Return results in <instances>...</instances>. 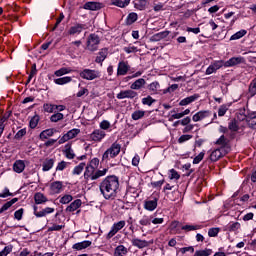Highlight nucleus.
Here are the masks:
<instances>
[{"label": "nucleus", "mask_w": 256, "mask_h": 256, "mask_svg": "<svg viewBox=\"0 0 256 256\" xmlns=\"http://www.w3.org/2000/svg\"><path fill=\"white\" fill-rule=\"evenodd\" d=\"M148 87H149V91H152V93H157V91L161 89V85L157 81L150 83Z\"/></svg>", "instance_id": "de8ad7c7"}, {"label": "nucleus", "mask_w": 256, "mask_h": 256, "mask_svg": "<svg viewBox=\"0 0 256 256\" xmlns=\"http://www.w3.org/2000/svg\"><path fill=\"white\" fill-rule=\"evenodd\" d=\"M34 201L36 205H43V203H47L48 199L45 194L38 192L34 195Z\"/></svg>", "instance_id": "a878e982"}, {"label": "nucleus", "mask_w": 256, "mask_h": 256, "mask_svg": "<svg viewBox=\"0 0 256 256\" xmlns=\"http://www.w3.org/2000/svg\"><path fill=\"white\" fill-rule=\"evenodd\" d=\"M245 35H247V30H240L230 37V41H237V39H241Z\"/></svg>", "instance_id": "79ce46f5"}, {"label": "nucleus", "mask_w": 256, "mask_h": 256, "mask_svg": "<svg viewBox=\"0 0 256 256\" xmlns=\"http://www.w3.org/2000/svg\"><path fill=\"white\" fill-rule=\"evenodd\" d=\"M106 135L107 134L105 133V131L101 129H96L88 137L89 141H94V143H101V141L105 139Z\"/></svg>", "instance_id": "6e6552de"}, {"label": "nucleus", "mask_w": 256, "mask_h": 256, "mask_svg": "<svg viewBox=\"0 0 256 256\" xmlns=\"http://www.w3.org/2000/svg\"><path fill=\"white\" fill-rule=\"evenodd\" d=\"M172 115L169 117V121L174 119H183V112L177 113L175 110L171 111Z\"/></svg>", "instance_id": "4d7b16f0"}, {"label": "nucleus", "mask_w": 256, "mask_h": 256, "mask_svg": "<svg viewBox=\"0 0 256 256\" xmlns=\"http://www.w3.org/2000/svg\"><path fill=\"white\" fill-rule=\"evenodd\" d=\"M50 195H59V193H63V182L54 181L50 184Z\"/></svg>", "instance_id": "9b49d317"}, {"label": "nucleus", "mask_w": 256, "mask_h": 256, "mask_svg": "<svg viewBox=\"0 0 256 256\" xmlns=\"http://www.w3.org/2000/svg\"><path fill=\"white\" fill-rule=\"evenodd\" d=\"M139 94L135 92L133 89L122 90L117 94V99H135Z\"/></svg>", "instance_id": "9d476101"}, {"label": "nucleus", "mask_w": 256, "mask_h": 256, "mask_svg": "<svg viewBox=\"0 0 256 256\" xmlns=\"http://www.w3.org/2000/svg\"><path fill=\"white\" fill-rule=\"evenodd\" d=\"M55 133H56V130L53 128L46 129L40 133L39 139L41 141H45V139H49V137H53V135H55Z\"/></svg>", "instance_id": "412c9836"}, {"label": "nucleus", "mask_w": 256, "mask_h": 256, "mask_svg": "<svg viewBox=\"0 0 256 256\" xmlns=\"http://www.w3.org/2000/svg\"><path fill=\"white\" fill-rule=\"evenodd\" d=\"M158 201L157 198L145 200L144 209H146V211H155L157 209Z\"/></svg>", "instance_id": "2eb2a0df"}, {"label": "nucleus", "mask_w": 256, "mask_h": 256, "mask_svg": "<svg viewBox=\"0 0 256 256\" xmlns=\"http://www.w3.org/2000/svg\"><path fill=\"white\" fill-rule=\"evenodd\" d=\"M145 85H147V81H145L143 78H139L130 85V89L139 91V89H142V87H145Z\"/></svg>", "instance_id": "aec40b11"}, {"label": "nucleus", "mask_w": 256, "mask_h": 256, "mask_svg": "<svg viewBox=\"0 0 256 256\" xmlns=\"http://www.w3.org/2000/svg\"><path fill=\"white\" fill-rule=\"evenodd\" d=\"M81 205H83L81 199H76L70 205L67 206L66 211L68 213H73L74 211H77V209H79Z\"/></svg>", "instance_id": "6ab92c4d"}, {"label": "nucleus", "mask_w": 256, "mask_h": 256, "mask_svg": "<svg viewBox=\"0 0 256 256\" xmlns=\"http://www.w3.org/2000/svg\"><path fill=\"white\" fill-rule=\"evenodd\" d=\"M14 219H17V221H21V219H23V208H20L14 213Z\"/></svg>", "instance_id": "338daca9"}, {"label": "nucleus", "mask_w": 256, "mask_h": 256, "mask_svg": "<svg viewBox=\"0 0 256 256\" xmlns=\"http://www.w3.org/2000/svg\"><path fill=\"white\" fill-rule=\"evenodd\" d=\"M241 63H245V58L239 56V57H232L227 61H224V67H235L236 65H241Z\"/></svg>", "instance_id": "f8f14e48"}, {"label": "nucleus", "mask_w": 256, "mask_h": 256, "mask_svg": "<svg viewBox=\"0 0 256 256\" xmlns=\"http://www.w3.org/2000/svg\"><path fill=\"white\" fill-rule=\"evenodd\" d=\"M81 133V130L80 129H77V128H74V129H71L70 131H68L66 133L67 137L69 140L71 139H75V137H77V135Z\"/></svg>", "instance_id": "49530a36"}, {"label": "nucleus", "mask_w": 256, "mask_h": 256, "mask_svg": "<svg viewBox=\"0 0 256 256\" xmlns=\"http://www.w3.org/2000/svg\"><path fill=\"white\" fill-rule=\"evenodd\" d=\"M84 9H87L89 11H97V10L101 9V3H98V2H87L84 5Z\"/></svg>", "instance_id": "7c9ffc66"}, {"label": "nucleus", "mask_w": 256, "mask_h": 256, "mask_svg": "<svg viewBox=\"0 0 256 256\" xmlns=\"http://www.w3.org/2000/svg\"><path fill=\"white\" fill-rule=\"evenodd\" d=\"M99 189L104 199L107 201H113L119 194V177L115 175L105 177L99 183Z\"/></svg>", "instance_id": "f257e3e1"}, {"label": "nucleus", "mask_w": 256, "mask_h": 256, "mask_svg": "<svg viewBox=\"0 0 256 256\" xmlns=\"http://www.w3.org/2000/svg\"><path fill=\"white\" fill-rule=\"evenodd\" d=\"M79 76L81 77V79H85L86 81H93L101 77V72H99V70H92L86 68L80 71Z\"/></svg>", "instance_id": "20e7f679"}, {"label": "nucleus", "mask_w": 256, "mask_h": 256, "mask_svg": "<svg viewBox=\"0 0 256 256\" xmlns=\"http://www.w3.org/2000/svg\"><path fill=\"white\" fill-rule=\"evenodd\" d=\"M235 119L237 121H240L241 123H244L245 125V121L247 122L249 119V114L247 112V110L245 109H240L237 113H236V117Z\"/></svg>", "instance_id": "dca6fc26"}, {"label": "nucleus", "mask_w": 256, "mask_h": 256, "mask_svg": "<svg viewBox=\"0 0 256 256\" xmlns=\"http://www.w3.org/2000/svg\"><path fill=\"white\" fill-rule=\"evenodd\" d=\"M37 125H39V116L38 115H36V116L31 118V120H30V128L31 129H35V127H37Z\"/></svg>", "instance_id": "e2e57ef3"}, {"label": "nucleus", "mask_w": 256, "mask_h": 256, "mask_svg": "<svg viewBox=\"0 0 256 256\" xmlns=\"http://www.w3.org/2000/svg\"><path fill=\"white\" fill-rule=\"evenodd\" d=\"M19 201L18 198H13L12 200L6 202L1 208H0V213H5L8 209H10L15 203Z\"/></svg>", "instance_id": "473e14b6"}, {"label": "nucleus", "mask_w": 256, "mask_h": 256, "mask_svg": "<svg viewBox=\"0 0 256 256\" xmlns=\"http://www.w3.org/2000/svg\"><path fill=\"white\" fill-rule=\"evenodd\" d=\"M228 140L225 138V135L220 136V138L216 141V145H221V149L227 145Z\"/></svg>", "instance_id": "13d9d810"}, {"label": "nucleus", "mask_w": 256, "mask_h": 256, "mask_svg": "<svg viewBox=\"0 0 256 256\" xmlns=\"http://www.w3.org/2000/svg\"><path fill=\"white\" fill-rule=\"evenodd\" d=\"M53 165H55V159L47 158L42 164V171H51V169H53Z\"/></svg>", "instance_id": "393cba45"}, {"label": "nucleus", "mask_w": 256, "mask_h": 256, "mask_svg": "<svg viewBox=\"0 0 256 256\" xmlns=\"http://www.w3.org/2000/svg\"><path fill=\"white\" fill-rule=\"evenodd\" d=\"M64 154L67 159H75V152L71 148V144H66Z\"/></svg>", "instance_id": "f704fd0d"}, {"label": "nucleus", "mask_w": 256, "mask_h": 256, "mask_svg": "<svg viewBox=\"0 0 256 256\" xmlns=\"http://www.w3.org/2000/svg\"><path fill=\"white\" fill-rule=\"evenodd\" d=\"M13 171L15 173H23L25 171V162L23 160H17L13 164Z\"/></svg>", "instance_id": "b1692460"}, {"label": "nucleus", "mask_w": 256, "mask_h": 256, "mask_svg": "<svg viewBox=\"0 0 256 256\" xmlns=\"http://www.w3.org/2000/svg\"><path fill=\"white\" fill-rule=\"evenodd\" d=\"M251 129H256V112L248 114V120L246 121Z\"/></svg>", "instance_id": "2f4dec72"}, {"label": "nucleus", "mask_w": 256, "mask_h": 256, "mask_svg": "<svg viewBox=\"0 0 256 256\" xmlns=\"http://www.w3.org/2000/svg\"><path fill=\"white\" fill-rule=\"evenodd\" d=\"M241 127H245V124L243 122H240L236 118L232 119L228 123V129L229 131H232L233 133L237 132L238 130L241 129Z\"/></svg>", "instance_id": "ddd939ff"}, {"label": "nucleus", "mask_w": 256, "mask_h": 256, "mask_svg": "<svg viewBox=\"0 0 256 256\" xmlns=\"http://www.w3.org/2000/svg\"><path fill=\"white\" fill-rule=\"evenodd\" d=\"M206 117H209V111H200L192 117V120L197 123L198 121H203Z\"/></svg>", "instance_id": "bb28decb"}, {"label": "nucleus", "mask_w": 256, "mask_h": 256, "mask_svg": "<svg viewBox=\"0 0 256 256\" xmlns=\"http://www.w3.org/2000/svg\"><path fill=\"white\" fill-rule=\"evenodd\" d=\"M125 225H127L125 220H121L119 222L114 223L112 225L110 231L106 234V239L108 241H109V239H113V237H115V235H117V233H119V231H121V229H123V227H125Z\"/></svg>", "instance_id": "39448f33"}, {"label": "nucleus", "mask_w": 256, "mask_h": 256, "mask_svg": "<svg viewBox=\"0 0 256 256\" xmlns=\"http://www.w3.org/2000/svg\"><path fill=\"white\" fill-rule=\"evenodd\" d=\"M108 53H109V52H108L107 48L101 49V50L99 51V53H98L96 59H95L96 63H102V62H104L105 59H107Z\"/></svg>", "instance_id": "cd10ccee"}, {"label": "nucleus", "mask_w": 256, "mask_h": 256, "mask_svg": "<svg viewBox=\"0 0 256 256\" xmlns=\"http://www.w3.org/2000/svg\"><path fill=\"white\" fill-rule=\"evenodd\" d=\"M223 157V148H218L216 150H213L210 154V160L215 162L219 161Z\"/></svg>", "instance_id": "5701e85b"}, {"label": "nucleus", "mask_w": 256, "mask_h": 256, "mask_svg": "<svg viewBox=\"0 0 256 256\" xmlns=\"http://www.w3.org/2000/svg\"><path fill=\"white\" fill-rule=\"evenodd\" d=\"M145 117V111L143 110H136L132 113L133 121H139V119H143Z\"/></svg>", "instance_id": "a19ab883"}, {"label": "nucleus", "mask_w": 256, "mask_h": 256, "mask_svg": "<svg viewBox=\"0 0 256 256\" xmlns=\"http://www.w3.org/2000/svg\"><path fill=\"white\" fill-rule=\"evenodd\" d=\"M129 69H131V67L129 66V62L120 61L118 63L117 75L123 76L129 72Z\"/></svg>", "instance_id": "4468645a"}, {"label": "nucleus", "mask_w": 256, "mask_h": 256, "mask_svg": "<svg viewBox=\"0 0 256 256\" xmlns=\"http://www.w3.org/2000/svg\"><path fill=\"white\" fill-rule=\"evenodd\" d=\"M131 243L133 247H137L138 249H145V247H149V242H147V240H141L139 238H133Z\"/></svg>", "instance_id": "f3484780"}, {"label": "nucleus", "mask_w": 256, "mask_h": 256, "mask_svg": "<svg viewBox=\"0 0 256 256\" xmlns=\"http://www.w3.org/2000/svg\"><path fill=\"white\" fill-rule=\"evenodd\" d=\"M180 178H181V175H179V172H177V170L171 169V170L169 171V179H170L171 181H173V179H175L176 181H178V179H180Z\"/></svg>", "instance_id": "8fccbe9b"}, {"label": "nucleus", "mask_w": 256, "mask_h": 256, "mask_svg": "<svg viewBox=\"0 0 256 256\" xmlns=\"http://www.w3.org/2000/svg\"><path fill=\"white\" fill-rule=\"evenodd\" d=\"M11 251H13L12 245L5 246L4 249L0 251V256H8Z\"/></svg>", "instance_id": "052dcab7"}, {"label": "nucleus", "mask_w": 256, "mask_h": 256, "mask_svg": "<svg viewBox=\"0 0 256 256\" xmlns=\"http://www.w3.org/2000/svg\"><path fill=\"white\" fill-rule=\"evenodd\" d=\"M86 28L87 25L76 23L68 29V35H71L73 37L75 35H81V33H83V31H85Z\"/></svg>", "instance_id": "1a4fd4ad"}, {"label": "nucleus", "mask_w": 256, "mask_h": 256, "mask_svg": "<svg viewBox=\"0 0 256 256\" xmlns=\"http://www.w3.org/2000/svg\"><path fill=\"white\" fill-rule=\"evenodd\" d=\"M229 111V106L223 104L218 109V117H224L225 113Z\"/></svg>", "instance_id": "5fc2aeb1"}, {"label": "nucleus", "mask_w": 256, "mask_h": 256, "mask_svg": "<svg viewBox=\"0 0 256 256\" xmlns=\"http://www.w3.org/2000/svg\"><path fill=\"white\" fill-rule=\"evenodd\" d=\"M208 235L209 237H217V235H219V228H210Z\"/></svg>", "instance_id": "774afa93"}, {"label": "nucleus", "mask_w": 256, "mask_h": 256, "mask_svg": "<svg viewBox=\"0 0 256 256\" xmlns=\"http://www.w3.org/2000/svg\"><path fill=\"white\" fill-rule=\"evenodd\" d=\"M193 139V135H190V134H184L182 136L179 137L178 139V143H185L189 140Z\"/></svg>", "instance_id": "680f3d73"}, {"label": "nucleus", "mask_w": 256, "mask_h": 256, "mask_svg": "<svg viewBox=\"0 0 256 256\" xmlns=\"http://www.w3.org/2000/svg\"><path fill=\"white\" fill-rule=\"evenodd\" d=\"M209 255H213V250L211 249H204V250H197L194 253V256H209Z\"/></svg>", "instance_id": "c03bdc74"}, {"label": "nucleus", "mask_w": 256, "mask_h": 256, "mask_svg": "<svg viewBox=\"0 0 256 256\" xmlns=\"http://www.w3.org/2000/svg\"><path fill=\"white\" fill-rule=\"evenodd\" d=\"M119 153H121V144L114 142L112 145L106 149V151L102 155V161H105L106 163L108 161H111V159H115V157L119 156Z\"/></svg>", "instance_id": "7ed1b4c3"}, {"label": "nucleus", "mask_w": 256, "mask_h": 256, "mask_svg": "<svg viewBox=\"0 0 256 256\" xmlns=\"http://www.w3.org/2000/svg\"><path fill=\"white\" fill-rule=\"evenodd\" d=\"M92 242L89 240H85L82 242L75 243L72 246V249H75L76 251H83V249H87V247H91Z\"/></svg>", "instance_id": "a211bd4d"}, {"label": "nucleus", "mask_w": 256, "mask_h": 256, "mask_svg": "<svg viewBox=\"0 0 256 256\" xmlns=\"http://www.w3.org/2000/svg\"><path fill=\"white\" fill-rule=\"evenodd\" d=\"M197 99H199V94H194L192 96H189V97H186V98L182 99L179 102V105L181 107H185L186 105H189V104L193 103V101H197Z\"/></svg>", "instance_id": "4be33fe9"}, {"label": "nucleus", "mask_w": 256, "mask_h": 256, "mask_svg": "<svg viewBox=\"0 0 256 256\" xmlns=\"http://www.w3.org/2000/svg\"><path fill=\"white\" fill-rule=\"evenodd\" d=\"M71 201H73V196L71 194H65L60 197L59 203H61V205H68Z\"/></svg>", "instance_id": "ea45409f"}, {"label": "nucleus", "mask_w": 256, "mask_h": 256, "mask_svg": "<svg viewBox=\"0 0 256 256\" xmlns=\"http://www.w3.org/2000/svg\"><path fill=\"white\" fill-rule=\"evenodd\" d=\"M89 167H93V169H97L99 167V158H93L88 164Z\"/></svg>", "instance_id": "69168bd1"}, {"label": "nucleus", "mask_w": 256, "mask_h": 256, "mask_svg": "<svg viewBox=\"0 0 256 256\" xmlns=\"http://www.w3.org/2000/svg\"><path fill=\"white\" fill-rule=\"evenodd\" d=\"M142 103L144 105H148V107H151V105H153V103H155V99H153V97H151V96H147L142 99Z\"/></svg>", "instance_id": "bf43d9fd"}, {"label": "nucleus", "mask_w": 256, "mask_h": 256, "mask_svg": "<svg viewBox=\"0 0 256 256\" xmlns=\"http://www.w3.org/2000/svg\"><path fill=\"white\" fill-rule=\"evenodd\" d=\"M151 219H153V216L144 215V216L139 220V224H140L142 227H147V226L151 225Z\"/></svg>", "instance_id": "58836bf2"}, {"label": "nucleus", "mask_w": 256, "mask_h": 256, "mask_svg": "<svg viewBox=\"0 0 256 256\" xmlns=\"http://www.w3.org/2000/svg\"><path fill=\"white\" fill-rule=\"evenodd\" d=\"M131 3V0H111L110 5H114L115 7H120L121 9H125Z\"/></svg>", "instance_id": "c85d7f7f"}, {"label": "nucleus", "mask_w": 256, "mask_h": 256, "mask_svg": "<svg viewBox=\"0 0 256 256\" xmlns=\"http://www.w3.org/2000/svg\"><path fill=\"white\" fill-rule=\"evenodd\" d=\"M137 19H138L137 13L132 12L127 16V24L133 25V23H135V21H137Z\"/></svg>", "instance_id": "09e8293b"}, {"label": "nucleus", "mask_w": 256, "mask_h": 256, "mask_svg": "<svg viewBox=\"0 0 256 256\" xmlns=\"http://www.w3.org/2000/svg\"><path fill=\"white\" fill-rule=\"evenodd\" d=\"M99 36L97 34H90L87 39V50L88 51H97L99 49L100 43Z\"/></svg>", "instance_id": "423d86ee"}, {"label": "nucleus", "mask_w": 256, "mask_h": 256, "mask_svg": "<svg viewBox=\"0 0 256 256\" xmlns=\"http://www.w3.org/2000/svg\"><path fill=\"white\" fill-rule=\"evenodd\" d=\"M169 36V31L159 32L152 36V41H161V39H165V37Z\"/></svg>", "instance_id": "4c0bfd02"}, {"label": "nucleus", "mask_w": 256, "mask_h": 256, "mask_svg": "<svg viewBox=\"0 0 256 256\" xmlns=\"http://www.w3.org/2000/svg\"><path fill=\"white\" fill-rule=\"evenodd\" d=\"M201 229L200 225H184L182 226L183 231H197Z\"/></svg>", "instance_id": "3c124183"}, {"label": "nucleus", "mask_w": 256, "mask_h": 256, "mask_svg": "<svg viewBox=\"0 0 256 256\" xmlns=\"http://www.w3.org/2000/svg\"><path fill=\"white\" fill-rule=\"evenodd\" d=\"M73 70L71 68H67V67H62L59 70H56L54 72V75L56 77H63V75H69V73H72Z\"/></svg>", "instance_id": "c9c22d12"}, {"label": "nucleus", "mask_w": 256, "mask_h": 256, "mask_svg": "<svg viewBox=\"0 0 256 256\" xmlns=\"http://www.w3.org/2000/svg\"><path fill=\"white\" fill-rule=\"evenodd\" d=\"M129 253L127 247L123 245H118L114 250V256H125Z\"/></svg>", "instance_id": "c756f323"}, {"label": "nucleus", "mask_w": 256, "mask_h": 256, "mask_svg": "<svg viewBox=\"0 0 256 256\" xmlns=\"http://www.w3.org/2000/svg\"><path fill=\"white\" fill-rule=\"evenodd\" d=\"M239 229H241V224L239 222H230L227 226H226V231H239Z\"/></svg>", "instance_id": "e433bc0d"}, {"label": "nucleus", "mask_w": 256, "mask_h": 256, "mask_svg": "<svg viewBox=\"0 0 256 256\" xmlns=\"http://www.w3.org/2000/svg\"><path fill=\"white\" fill-rule=\"evenodd\" d=\"M99 127L101 131H107V129L111 128V122H109L108 120H103L102 122H100Z\"/></svg>", "instance_id": "6e6d98bb"}, {"label": "nucleus", "mask_w": 256, "mask_h": 256, "mask_svg": "<svg viewBox=\"0 0 256 256\" xmlns=\"http://www.w3.org/2000/svg\"><path fill=\"white\" fill-rule=\"evenodd\" d=\"M249 93H250L251 97H255V95H256V78L254 80H252V82L250 83Z\"/></svg>", "instance_id": "603ef678"}, {"label": "nucleus", "mask_w": 256, "mask_h": 256, "mask_svg": "<svg viewBox=\"0 0 256 256\" xmlns=\"http://www.w3.org/2000/svg\"><path fill=\"white\" fill-rule=\"evenodd\" d=\"M67 165H69V163H67L65 161L59 162L56 167V171H65V169H67Z\"/></svg>", "instance_id": "0e129e2a"}, {"label": "nucleus", "mask_w": 256, "mask_h": 256, "mask_svg": "<svg viewBox=\"0 0 256 256\" xmlns=\"http://www.w3.org/2000/svg\"><path fill=\"white\" fill-rule=\"evenodd\" d=\"M84 169V179L86 183H89V181H97V179H100V177H105V175L109 173V168L95 171L93 167L88 166L87 164H85Z\"/></svg>", "instance_id": "f03ea898"}, {"label": "nucleus", "mask_w": 256, "mask_h": 256, "mask_svg": "<svg viewBox=\"0 0 256 256\" xmlns=\"http://www.w3.org/2000/svg\"><path fill=\"white\" fill-rule=\"evenodd\" d=\"M73 81V78L71 76H65L58 79H54V83L56 85H67V83H71Z\"/></svg>", "instance_id": "72a5a7b5"}, {"label": "nucleus", "mask_w": 256, "mask_h": 256, "mask_svg": "<svg viewBox=\"0 0 256 256\" xmlns=\"http://www.w3.org/2000/svg\"><path fill=\"white\" fill-rule=\"evenodd\" d=\"M43 109L46 113H55V104L46 103L43 105Z\"/></svg>", "instance_id": "864d4df0"}, {"label": "nucleus", "mask_w": 256, "mask_h": 256, "mask_svg": "<svg viewBox=\"0 0 256 256\" xmlns=\"http://www.w3.org/2000/svg\"><path fill=\"white\" fill-rule=\"evenodd\" d=\"M221 67H225L224 60H216L212 62L206 69V75H213V73H217Z\"/></svg>", "instance_id": "0eeeda50"}, {"label": "nucleus", "mask_w": 256, "mask_h": 256, "mask_svg": "<svg viewBox=\"0 0 256 256\" xmlns=\"http://www.w3.org/2000/svg\"><path fill=\"white\" fill-rule=\"evenodd\" d=\"M64 115L63 113L61 112H57V113H54L51 117H50V121L52 123H58V121H63L64 119Z\"/></svg>", "instance_id": "37998d69"}, {"label": "nucleus", "mask_w": 256, "mask_h": 256, "mask_svg": "<svg viewBox=\"0 0 256 256\" xmlns=\"http://www.w3.org/2000/svg\"><path fill=\"white\" fill-rule=\"evenodd\" d=\"M83 169H85V162H82L79 165L75 166L72 171V174L81 175V173H83Z\"/></svg>", "instance_id": "a18cd8bd"}]
</instances>
